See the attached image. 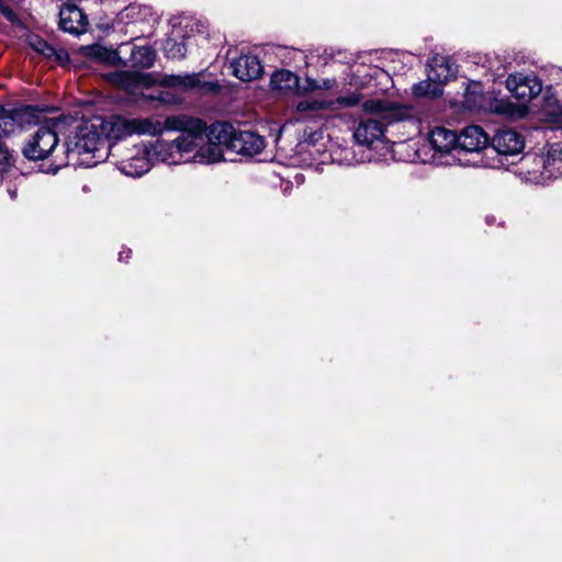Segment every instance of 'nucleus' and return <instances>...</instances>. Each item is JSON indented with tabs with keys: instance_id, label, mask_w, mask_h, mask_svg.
<instances>
[{
	"instance_id": "1",
	"label": "nucleus",
	"mask_w": 562,
	"mask_h": 562,
	"mask_svg": "<svg viewBox=\"0 0 562 562\" xmlns=\"http://www.w3.org/2000/svg\"><path fill=\"white\" fill-rule=\"evenodd\" d=\"M161 124L164 131H178L181 135L173 142L157 139L149 143L147 150L151 164L156 161L168 165L189 161L211 164V136L204 121L179 114L168 116Z\"/></svg>"
},
{
	"instance_id": "2",
	"label": "nucleus",
	"mask_w": 562,
	"mask_h": 562,
	"mask_svg": "<svg viewBox=\"0 0 562 562\" xmlns=\"http://www.w3.org/2000/svg\"><path fill=\"white\" fill-rule=\"evenodd\" d=\"M102 123L95 116L76 122L65 146L67 165L91 168L115 157L114 145H108L102 134Z\"/></svg>"
},
{
	"instance_id": "3",
	"label": "nucleus",
	"mask_w": 562,
	"mask_h": 562,
	"mask_svg": "<svg viewBox=\"0 0 562 562\" xmlns=\"http://www.w3.org/2000/svg\"><path fill=\"white\" fill-rule=\"evenodd\" d=\"M361 108L367 117L361 119L355 127L353 138L363 146H371L380 140L384 136L386 126L413 116L411 106L389 99H367Z\"/></svg>"
},
{
	"instance_id": "4",
	"label": "nucleus",
	"mask_w": 562,
	"mask_h": 562,
	"mask_svg": "<svg viewBox=\"0 0 562 562\" xmlns=\"http://www.w3.org/2000/svg\"><path fill=\"white\" fill-rule=\"evenodd\" d=\"M265 147V138L256 132L237 131L227 122H213V164L228 159L224 151L252 157Z\"/></svg>"
},
{
	"instance_id": "5",
	"label": "nucleus",
	"mask_w": 562,
	"mask_h": 562,
	"mask_svg": "<svg viewBox=\"0 0 562 562\" xmlns=\"http://www.w3.org/2000/svg\"><path fill=\"white\" fill-rule=\"evenodd\" d=\"M102 124L104 140H121L132 135H160L164 127L154 117H126L120 114L95 116Z\"/></svg>"
},
{
	"instance_id": "6",
	"label": "nucleus",
	"mask_w": 562,
	"mask_h": 562,
	"mask_svg": "<svg viewBox=\"0 0 562 562\" xmlns=\"http://www.w3.org/2000/svg\"><path fill=\"white\" fill-rule=\"evenodd\" d=\"M532 159L535 168L528 170L530 180L536 183H546L562 173V143L550 145L546 155L526 157L525 164Z\"/></svg>"
},
{
	"instance_id": "7",
	"label": "nucleus",
	"mask_w": 562,
	"mask_h": 562,
	"mask_svg": "<svg viewBox=\"0 0 562 562\" xmlns=\"http://www.w3.org/2000/svg\"><path fill=\"white\" fill-rule=\"evenodd\" d=\"M116 156L112 157L117 169L130 177H140L146 173L151 166L147 145L122 148L114 145Z\"/></svg>"
},
{
	"instance_id": "8",
	"label": "nucleus",
	"mask_w": 562,
	"mask_h": 562,
	"mask_svg": "<svg viewBox=\"0 0 562 562\" xmlns=\"http://www.w3.org/2000/svg\"><path fill=\"white\" fill-rule=\"evenodd\" d=\"M60 122H50L41 126L23 147V155L29 160L47 158L58 144Z\"/></svg>"
},
{
	"instance_id": "9",
	"label": "nucleus",
	"mask_w": 562,
	"mask_h": 562,
	"mask_svg": "<svg viewBox=\"0 0 562 562\" xmlns=\"http://www.w3.org/2000/svg\"><path fill=\"white\" fill-rule=\"evenodd\" d=\"M524 137L513 130H499L492 138V150L496 154L497 160L488 162L491 168H507L509 158L519 156L524 149Z\"/></svg>"
},
{
	"instance_id": "10",
	"label": "nucleus",
	"mask_w": 562,
	"mask_h": 562,
	"mask_svg": "<svg viewBox=\"0 0 562 562\" xmlns=\"http://www.w3.org/2000/svg\"><path fill=\"white\" fill-rule=\"evenodd\" d=\"M506 87L521 102H529L542 91V82L533 72H515L506 79Z\"/></svg>"
},
{
	"instance_id": "11",
	"label": "nucleus",
	"mask_w": 562,
	"mask_h": 562,
	"mask_svg": "<svg viewBox=\"0 0 562 562\" xmlns=\"http://www.w3.org/2000/svg\"><path fill=\"white\" fill-rule=\"evenodd\" d=\"M105 79L114 87L135 97L143 94V90L154 83L151 75L138 71H113L109 72Z\"/></svg>"
},
{
	"instance_id": "12",
	"label": "nucleus",
	"mask_w": 562,
	"mask_h": 562,
	"mask_svg": "<svg viewBox=\"0 0 562 562\" xmlns=\"http://www.w3.org/2000/svg\"><path fill=\"white\" fill-rule=\"evenodd\" d=\"M229 69L232 74L241 81L256 80L263 72V67L259 58L250 54L234 58L229 64Z\"/></svg>"
},
{
	"instance_id": "13",
	"label": "nucleus",
	"mask_w": 562,
	"mask_h": 562,
	"mask_svg": "<svg viewBox=\"0 0 562 562\" xmlns=\"http://www.w3.org/2000/svg\"><path fill=\"white\" fill-rule=\"evenodd\" d=\"M59 25L63 31L79 35L86 32L88 21L76 4H63L59 11Z\"/></svg>"
},
{
	"instance_id": "14",
	"label": "nucleus",
	"mask_w": 562,
	"mask_h": 562,
	"mask_svg": "<svg viewBox=\"0 0 562 562\" xmlns=\"http://www.w3.org/2000/svg\"><path fill=\"white\" fill-rule=\"evenodd\" d=\"M488 137L482 127L470 125L462 130L458 135L457 148L461 150L475 153L486 147Z\"/></svg>"
},
{
	"instance_id": "15",
	"label": "nucleus",
	"mask_w": 562,
	"mask_h": 562,
	"mask_svg": "<svg viewBox=\"0 0 562 562\" xmlns=\"http://www.w3.org/2000/svg\"><path fill=\"white\" fill-rule=\"evenodd\" d=\"M428 140L436 151L448 154L457 148L458 135L451 130L437 126L429 132Z\"/></svg>"
},
{
	"instance_id": "16",
	"label": "nucleus",
	"mask_w": 562,
	"mask_h": 562,
	"mask_svg": "<svg viewBox=\"0 0 562 562\" xmlns=\"http://www.w3.org/2000/svg\"><path fill=\"white\" fill-rule=\"evenodd\" d=\"M205 74H190V75H166L161 79V83L167 87L179 88L182 90L205 88L209 81L204 79Z\"/></svg>"
},
{
	"instance_id": "17",
	"label": "nucleus",
	"mask_w": 562,
	"mask_h": 562,
	"mask_svg": "<svg viewBox=\"0 0 562 562\" xmlns=\"http://www.w3.org/2000/svg\"><path fill=\"white\" fill-rule=\"evenodd\" d=\"M82 54L87 57H90L97 61H101L108 65H125V61L122 60L117 50L104 47L100 44L88 45L81 48Z\"/></svg>"
},
{
	"instance_id": "18",
	"label": "nucleus",
	"mask_w": 562,
	"mask_h": 562,
	"mask_svg": "<svg viewBox=\"0 0 562 562\" xmlns=\"http://www.w3.org/2000/svg\"><path fill=\"white\" fill-rule=\"evenodd\" d=\"M270 86L273 90L278 91H295L300 87V78L290 70L280 69L272 74Z\"/></svg>"
},
{
	"instance_id": "19",
	"label": "nucleus",
	"mask_w": 562,
	"mask_h": 562,
	"mask_svg": "<svg viewBox=\"0 0 562 562\" xmlns=\"http://www.w3.org/2000/svg\"><path fill=\"white\" fill-rule=\"evenodd\" d=\"M156 52L150 46H135L131 53L133 67L147 69L154 66Z\"/></svg>"
},
{
	"instance_id": "20",
	"label": "nucleus",
	"mask_w": 562,
	"mask_h": 562,
	"mask_svg": "<svg viewBox=\"0 0 562 562\" xmlns=\"http://www.w3.org/2000/svg\"><path fill=\"white\" fill-rule=\"evenodd\" d=\"M427 74L428 78L441 88V85L452 76V70L443 59L434 58L428 63Z\"/></svg>"
},
{
	"instance_id": "21",
	"label": "nucleus",
	"mask_w": 562,
	"mask_h": 562,
	"mask_svg": "<svg viewBox=\"0 0 562 562\" xmlns=\"http://www.w3.org/2000/svg\"><path fill=\"white\" fill-rule=\"evenodd\" d=\"M413 93L416 97H432L436 98L442 93V89L428 77L413 86Z\"/></svg>"
},
{
	"instance_id": "22",
	"label": "nucleus",
	"mask_w": 562,
	"mask_h": 562,
	"mask_svg": "<svg viewBox=\"0 0 562 562\" xmlns=\"http://www.w3.org/2000/svg\"><path fill=\"white\" fill-rule=\"evenodd\" d=\"M331 104L333 103L318 100H302L296 103L295 109L300 113H305L329 108Z\"/></svg>"
},
{
	"instance_id": "23",
	"label": "nucleus",
	"mask_w": 562,
	"mask_h": 562,
	"mask_svg": "<svg viewBox=\"0 0 562 562\" xmlns=\"http://www.w3.org/2000/svg\"><path fill=\"white\" fill-rule=\"evenodd\" d=\"M165 55L168 58H180L186 55V47L182 43H178L173 40L166 41L164 46Z\"/></svg>"
},
{
	"instance_id": "24",
	"label": "nucleus",
	"mask_w": 562,
	"mask_h": 562,
	"mask_svg": "<svg viewBox=\"0 0 562 562\" xmlns=\"http://www.w3.org/2000/svg\"><path fill=\"white\" fill-rule=\"evenodd\" d=\"M31 45L33 48L42 54L45 57L52 58L56 56V58H60V55L56 53L55 48L49 45L47 42L43 41L42 38H35L31 42Z\"/></svg>"
},
{
	"instance_id": "25",
	"label": "nucleus",
	"mask_w": 562,
	"mask_h": 562,
	"mask_svg": "<svg viewBox=\"0 0 562 562\" xmlns=\"http://www.w3.org/2000/svg\"><path fill=\"white\" fill-rule=\"evenodd\" d=\"M361 101H362V97L359 93L353 92V93H350L348 95L338 98L334 103L338 108H352V106L358 105L360 103L362 104Z\"/></svg>"
},
{
	"instance_id": "26",
	"label": "nucleus",
	"mask_w": 562,
	"mask_h": 562,
	"mask_svg": "<svg viewBox=\"0 0 562 562\" xmlns=\"http://www.w3.org/2000/svg\"><path fill=\"white\" fill-rule=\"evenodd\" d=\"M16 127L15 120L7 114L0 115V137L7 136L14 132Z\"/></svg>"
},
{
	"instance_id": "27",
	"label": "nucleus",
	"mask_w": 562,
	"mask_h": 562,
	"mask_svg": "<svg viewBox=\"0 0 562 562\" xmlns=\"http://www.w3.org/2000/svg\"><path fill=\"white\" fill-rule=\"evenodd\" d=\"M12 154L4 145L0 144V171H5L12 165Z\"/></svg>"
},
{
	"instance_id": "28",
	"label": "nucleus",
	"mask_w": 562,
	"mask_h": 562,
	"mask_svg": "<svg viewBox=\"0 0 562 562\" xmlns=\"http://www.w3.org/2000/svg\"><path fill=\"white\" fill-rule=\"evenodd\" d=\"M546 106L550 114L562 116V103L553 95L546 97Z\"/></svg>"
},
{
	"instance_id": "29",
	"label": "nucleus",
	"mask_w": 562,
	"mask_h": 562,
	"mask_svg": "<svg viewBox=\"0 0 562 562\" xmlns=\"http://www.w3.org/2000/svg\"><path fill=\"white\" fill-rule=\"evenodd\" d=\"M336 83L335 79H323L319 83L315 85L314 88L316 89H331Z\"/></svg>"
},
{
	"instance_id": "30",
	"label": "nucleus",
	"mask_w": 562,
	"mask_h": 562,
	"mask_svg": "<svg viewBox=\"0 0 562 562\" xmlns=\"http://www.w3.org/2000/svg\"><path fill=\"white\" fill-rule=\"evenodd\" d=\"M135 10H136V8H135V7H128V8H126V9H125V11L121 13V14H122V19H124V14H125L126 16H128V15H130V12H133V11H135Z\"/></svg>"
},
{
	"instance_id": "31",
	"label": "nucleus",
	"mask_w": 562,
	"mask_h": 562,
	"mask_svg": "<svg viewBox=\"0 0 562 562\" xmlns=\"http://www.w3.org/2000/svg\"><path fill=\"white\" fill-rule=\"evenodd\" d=\"M124 252H120V260H124V257H123Z\"/></svg>"
},
{
	"instance_id": "32",
	"label": "nucleus",
	"mask_w": 562,
	"mask_h": 562,
	"mask_svg": "<svg viewBox=\"0 0 562 562\" xmlns=\"http://www.w3.org/2000/svg\"><path fill=\"white\" fill-rule=\"evenodd\" d=\"M486 222H487L488 224H491V223H493V220H491V217H486Z\"/></svg>"
},
{
	"instance_id": "33",
	"label": "nucleus",
	"mask_w": 562,
	"mask_h": 562,
	"mask_svg": "<svg viewBox=\"0 0 562 562\" xmlns=\"http://www.w3.org/2000/svg\"><path fill=\"white\" fill-rule=\"evenodd\" d=\"M486 222H487L488 224H491V223H493V220H491V217H486Z\"/></svg>"
},
{
	"instance_id": "34",
	"label": "nucleus",
	"mask_w": 562,
	"mask_h": 562,
	"mask_svg": "<svg viewBox=\"0 0 562 562\" xmlns=\"http://www.w3.org/2000/svg\"><path fill=\"white\" fill-rule=\"evenodd\" d=\"M125 258H130V251L127 254H124Z\"/></svg>"
},
{
	"instance_id": "35",
	"label": "nucleus",
	"mask_w": 562,
	"mask_h": 562,
	"mask_svg": "<svg viewBox=\"0 0 562 562\" xmlns=\"http://www.w3.org/2000/svg\"><path fill=\"white\" fill-rule=\"evenodd\" d=\"M125 258H130V251L127 254H124Z\"/></svg>"
}]
</instances>
